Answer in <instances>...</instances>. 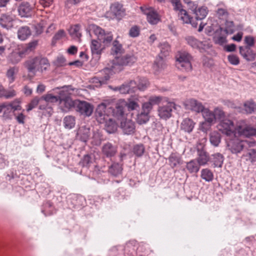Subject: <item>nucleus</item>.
<instances>
[{"label": "nucleus", "mask_w": 256, "mask_h": 256, "mask_svg": "<svg viewBox=\"0 0 256 256\" xmlns=\"http://www.w3.org/2000/svg\"><path fill=\"white\" fill-rule=\"evenodd\" d=\"M244 108L246 114H256V103L252 100L246 101L244 104Z\"/></svg>", "instance_id": "a878e982"}, {"label": "nucleus", "mask_w": 256, "mask_h": 256, "mask_svg": "<svg viewBox=\"0 0 256 256\" xmlns=\"http://www.w3.org/2000/svg\"><path fill=\"white\" fill-rule=\"evenodd\" d=\"M213 162L214 166L221 167L224 162V156L220 154L217 153L213 156Z\"/></svg>", "instance_id": "a19ab883"}, {"label": "nucleus", "mask_w": 256, "mask_h": 256, "mask_svg": "<svg viewBox=\"0 0 256 256\" xmlns=\"http://www.w3.org/2000/svg\"><path fill=\"white\" fill-rule=\"evenodd\" d=\"M217 127L219 131L227 136L238 135L248 138L256 135V128L248 125L245 121L238 122L234 126V121L228 117L221 120Z\"/></svg>", "instance_id": "f03ea898"}, {"label": "nucleus", "mask_w": 256, "mask_h": 256, "mask_svg": "<svg viewBox=\"0 0 256 256\" xmlns=\"http://www.w3.org/2000/svg\"><path fill=\"white\" fill-rule=\"evenodd\" d=\"M184 106L186 110H189L197 113L202 112L205 108L202 102L193 98L186 100L184 103Z\"/></svg>", "instance_id": "2eb2a0df"}, {"label": "nucleus", "mask_w": 256, "mask_h": 256, "mask_svg": "<svg viewBox=\"0 0 256 256\" xmlns=\"http://www.w3.org/2000/svg\"><path fill=\"white\" fill-rule=\"evenodd\" d=\"M80 25L78 24L72 26L69 29L70 34L74 38H79L81 36L80 32Z\"/></svg>", "instance_id": "58836bf2"}, {"label": "nucleus", "mask_w": 256, "mask_h": 256, "mask_svg": "<svg viewBox=\"0 0 256 256\" xmlns=\"http://www.w3.org/2000/svg\"><path fill=\"white\" fill-rule=\"evenodd\" d=\"M197 162L200 166H204L207 164L210 160L209 155L203 149L198 150Z\"/></svg>", "instance_id": "b1692460"}, {"label": "nucleus", "mask_w": 256, "mask_h": 256, "mask_svg": "<svg viewBox=\"0 0 256 256\" xmlns=\"http://www.w3.org/2000/svg\"><path fill=\"white\" fill-rule=\"evenodd\" d=\"M104 48V47L102 46L98 40H92L90 49L93 56H96L99 57Z\"/></svg>", "instance_id": "4be33fe9"}, {"label": "nucleus", "mask_w": 256, "mask_h": 256, "mask_svg": "<svg viewBox=\"0 0 256 256\" xmlns=\"http://www.w3.org/2000/svg\"><path fill=\"white\" fill-rule=\"evenodd\" d=\"M126 84L129 86L130 90L132 92H134L136 90L138 89V84H137L134 80H130L128 83H126Z\"/></svg>", "instance_id": "774afa93"}, {"label": "nucleus", "mask_w": 256, "mask_h": 256, "mask_svg": "<svg viewBox=\"0 0 256 256\" xmlns=\"http://www.w3.org/2000/svg\"><path fill=\"white\" fill-rule=\"evenodd\" d=\"M240 53L247 61H252L254 60L256 54L249 46H240Z\"/></svg>", "instance_id": "a211bd4d"}, {"label": "nucleus", "mask_w": 256, "mask_h": 256, "mask_svg": "<svg viewBox=\"0 0 256 256\" xmlns=\"http://www.w3.org/2000/svg\"><path fill=\"white\" fill-rule=\"evenodd\" d=\"M110 10L114 16L118 18L122 16L126 12L123 5L118 2L111 4Z\"/></svg>", "instance_id": "f3484780"}, {"label": "nucleus", "mask_w": 256, "mask_h": 256, "mask_svg": "<svg viewBox=\"0 0 256 256\" xmlns=\"http://www.w3.org/2000/svg\"><path fill=\"white\" fill-rule=\"evenodd\" d=\"M210 140L214 146H218L221 140L220 134L216 131L212 132L210 134Z\"/></svg>", "instance_id": "c9c22d12"}, {"label": "nucleus", "mask_w": 256, "mask_h": 256, "mask_svg": "<svg viewBox=\"0 0 256 256\" xmlns=\"http://www.w3.org/2000/svg\"><path fill=\"white\" fill-rule=\"evenodd\" d=\"M76 108L77 112L85 116H90L93 112L92 105L85 101L76 100Z\"/></svg>", "instance_id": "f8f14e48"}, {"label": "nucleus", "mask_w": 256, "mask_h": 256, "mask_svg": "<svg viewBox=\"0 0 256 256\" xmlns=\"http://www.w3.org/2000/svg\"><path fill=\"white\" fill-rule=\"evenodd\" d=\"M140 34V28L137 26H132L129 30V36L132 38L138 36Z\"/></svg>", "instance_id": "603ef678"}, {"label": "nucleus", "mask_w": 256, "mask_h": 256, "mask_svg": "<svg viewBox=\"0 0 256 256\" xmlns=\"http://www.w3.org/2000/svg\"><path fill=\"white\" fill-rule=\"evenodd\" d=\"M16 96V92L14 90H6L4 88L3 94L2 96V98L4 97L8 99Z\"/></svg>", "instance_id": "864d4df0"}, {"label": "nucleus", "mask_w": 256, "mask_h": 256, "mask_svg": "<svg viewBox=\"0 0 256 256\" xmlns=\"http://www.w3.org/2000/svg\"><path fill=\"white\" fill-rule=\"evenodd\" d=\"M122 170L121 164L118 163H114L109 167L108 172L112 175L117 176L122 174Z\"/></svg>", "instance_id": "72a5a7b5"}, {"label": "nucleus", "mask_w": 256, "mask_h": 256, "mask_svg": "<svg viewBox=\"0 0 256 256\" xmlns=\"http://www.w3.org/2000/svg\"><path fill=\"white\" fill-rule=\"evenodd\" d=\"M39 108L40 110H46L50 116H51L53 112L51 104H48L42 96L40 98Z\"/></svg>", "instance_id": "cd10ccee"}, {"label": "nucleus", "mask_w": 256, "mask_h": 256, "mask_svg": "<svg viewBox=\"0 0 256 256\" xmlns=\"http://www.w3.org/2000/svg\"><path fill=\"white\" fill-rule=\"evenodd\" d=\"M196 123L190 118H184L182 122L180 128V129L186 132H191L194 128Z\"/></svg>", "instance_id": "412c9836"}, {"label": "nucleus", "mask_w": 256, "mask_h": 256, "mask_svg": "<svg viewBox=\"0 0 256 256\" xmlns=\"http://www.w3.org/2000/svg\"><path fill=\"white\" fill-rule=\"evenodd\" d=\"M182 6L180 8V10H178L177 11H178V17L184 23H188L190 22V17L188 14L187 12L184 10L182 8Z\"/></svg>", "instance_id": "ea45409f"}, {"label": "nucleus", "mask_w": 256, "mask_h": 256, "mask_svg": "<svg viewBox=\"0 0 256 256\" xmlns=\"http://www.w3.org/2000/svg\"><path fill=\"white\" fill-rule=\"evenodd\" d=\"M91 30L94 32V34L98 37V38L99 40L101 38H102V36H104V34L105 32L104 30H102L101 28L96 25L92 26Z\"/></svg>", "instance_id": "a18cd8bd"}, {"label": "nucleus", "mask_w": 256, "mask_h": 256, "mask_svg": "<svg viewBox=\"0 0 256 256\" xmlns=\"http://www.w3.org/2000/svg\"><path fill=\"white\" fill-rule=\"evenodd\" d=\"M176 104L174 102L170 101L164 102L162 106L158 108V115L163 120L170 118L172 115L173 109H176Z\"/></svg>", "instance_id": "6e6552de"}, {"label": "nucleus", "mask_w": 256, "mask_h": 256, "mask_svg": "<svg viewBox=\"0 0 256 256\" xmlns=\"http://www.w3.org/2000/svg\"><path fill=\"white\" fill-rule=\"evenodd\" d=\"M170 164L172 168H174L178 164H182V158L177 154H172L168 158Z\"/></svg>", "instance_id": "473e14b6"}, {"label": "nucleus", "mask_w": 256, "mask_h": 256, "mask_svg": "<svg viewBox=\"0 0 256 256\" xmlns=\"http://www.w3.org/2000/svg\"><path fill=\"white\" fill-rule=\"evenodd\" d=\"M42 97L48 102V104L56 102H58L59 100V96H53L52 94H46L42 96Z\"/></svg>", "instance_id": "5fc2aeb1"}, {"label": "nucleus", "mask_w": 256, "mask_h": 256, "mask_svg": "<svg viewBox=\"0 0 256 256\" xmlns=\"http://www.w3.org/2000/svg\"><path fill=\"white\" fill-rule=\"evenodd\" d=\"M149 120V113L142 111V112L138 114L137 122L140 124L146 122Z\"/></svg>", "instance_id": "79ce46f5"}, {"label": "nucleus", "mask_w": 256, "mask_h": 256, "mask_svg": "<svg viewBox=\"0 0 256 256\" xmlns=\"http://www.w3.org/2000/svg\"><path fill=\"white\" fill-rule=\"evenodd\" d=\"M228 62L233 65H238L240 63V60L238 56L234 54H230L228 56Z\"/></svg>", "instance_id": "052dcab7"}, {"label": "nucleus", "mask_w": 256, "mask_h": 256, "mask_svg": "<svg viewBox=\"0 0 256 256\" xmlns=\"http://www.w3.org/2000/svg\"><path fill=\"white\" fill-rule=\"evenodd\" d=\"M240 136H234L227 141V146L228 150L234 154L240 153L248 145V142L246 140H244L238 138Z\"/></svg>", "instance_id": "0eeeda50"}, {"label": "nucleus", "mask_w": 256, "mask_h": 256, "mask_svg": "<svg viewBox=\"0 0 256 256\" xmlns=\"http://www.w3.org/2000/svg\"><path fill=\"white\" fill-rule=\"evenodd\" d=\"M233 32V28H230V29H223L222 28H220L216 31V35L214 38V42L220 45L224 44L226 42V34L228 33L232 34Z\"/></svg>", "instance_id": "4468645a"}, {"label": "nucleus", "mask_w": 256, "mask_h": 256, "mask_svg": "<svg viewBox=\"0 0 256 256\" xmlns=\"http://www.w3.org/2000/svg\"><path fill=\"white\" fill-rule=\"evenodd\" d=\"M59 104L62 111L67 112L76 106V100H73L70 96L68 86H64L59 92Z\"/></svg>", "instance_id": "423d86ee"}, {"label": "nucleus", "mask_w": 256, "mask_h": 256, "mask_svg": "<svg viewBox=\"0 0 256 256\" xmlns=\"http://www.w3.org/2000/svg\"><path fill=\"white\" fill-rule=\"evenodd\" d=\"M176 67L185 72H190L192 70L191 55L186 51H180L177 52L175 56Z\"/></svg>", "instance_id": "39448f33"}, {"label": "nucleus", "mask_w": 256, "mask_h": 256, "mask_svg": "<svg viewBox=\"0 0 256 256\" xmlns=\"http://www.w3.org/2000/svg\"><path fill=\"white\" fill-rule=\"evenodd\" d=\"M64 127L66 129L72 128L76 124L75 118L72 116H68L64 118L63 120Z\"/></svg>", "instance_id": "f704fd0d"}, {"label": "nucleus", "mask_w": 256, "mask_h": 256, "mask_svg": "<svg viewBox=\"0 0 256 256\" xmlns=\"http://www.w3.org/2000/svg\"><path fill=\"white\" fill-rule=\"evenodd\" d=\"M202 113L204 120L212 124L216 122V116L214 111H212L208 108H204Z\"/></svg>", "instance_id": "393cba45"}, {"label": "nucleus", "mask_w": 256, "mask_h": 256, "mask_svg": "<svg viewBox=\"0 0 256 256\" xmlns=\"http://www.w3.org/2000/svg\"><path fill=\"white\" fill-rule=\"evenodd\" d=\"M214 115L216 116V120L218 119L220 122L221 120L226 118V113L220 107H216L214 110Z\"/></svg>", "instance_id": "37998d69"}, {"label": "nucleus", "mask_w": 256, "mask_h": 256, "mask_svg": "<svg viewBox=\"0 0 256 256\" xmlns=\"http://www.w3.org/2000/svg\"><path fill=\"white\" fill-rule=\"evenodd\" d=\"M112 34L111 32H105L104 36L101 38L100 41L102 42L105 45H107L112 42Z\"/></svg>", "instance_id": "de8ad7c7"}, {"label": "nucleus", "mask_w": 256, "mask_h": 256, "mask_svg": "<svg viewBox=\"0 0 256 256\" xmlns=\"http://www.w3.org/2000/svg\"><path fill=\"white\" fill-rule=\"evenodd\" d=\"M102 152L106 157H112L116 153L117 147L108 142L102 146Z\"/></svg>", "instance_id": "6ab92c4d"}, {"label": "nucleus", "mask_w": 256, "mask_h": 256, "mask_svg": "<svg viewBox=\"0 0 256 256\" xmlns=\"http://www.w3.org/2000/svg\"><path fill=\"white\" fill-rule=\"evenodd\" d=\"M160 48L162 56H166L168 54L170 50V46L168 43L164 42L160 44Z\"/></svg>", "instance_id": "3c124183"}, {"label": "nucleus", "mask_w": 256, "mask_h": 256, "mask_svg": "<svg viewBox=\"0 0 256 256\" xmlns=\"http://www.w3.org/2000/svg\"><path fill=\"white\" fill-rule=\"evenodd\" d=\"M128 86H127L126 84H124L116 88V90H119V92L122 94L132 92L130 90V88Z\"/></svg>", "instance_id": "680f3d73"}, {"label": "nucleus", "mask_w": 256, "mask_h": 256, "mask_svg": "<svg viewBox=\"0 0 256 256\" xmlns=\"http://www.w3.org/2000/svg\"><path fill=\"white\" fill-rule=\"evenodd\" d=\"M3 106L4 110L2 112H4V115L6 116H8L11 112H12L9 103H3Z\"/></svg>", "instance_id": "e2e57ef3"}, {"label": "nucleus", "mask_w": 256, "mask_h": 256, "mask_svg": "<svg viewBox=\"0 0 256 256\" xmlns=\"http://www.w3.org/2000/svg\"><path fill=\"white\" fill-rule=\"evenodd\" d=\"M162 100V97L160 96H152L148 98V102L152 104V106L154 104H159Z\"/></svg>", "instance_id": "bf43d9fd"}, {"label": "nucleus", "mask_w": 256, "mask_h": 256, "mask_svg": "<svg viewBox=\"0 0 256 256\" xmlns=\"http://www.w3.org/2000/svg\"><path fill=\"white\" fill-rule=\"evenodd\" d=\"M186 168L191 174L196 173L200 168V165L196 160H192L186 163Z\"/></svg>", "instance_id": "c756f323"}, {"label": "nucleus", "mask_w": 256, "mask_h": 256, "mask_svg": "<svg viewBox=\"0 0 256 256\" xmlns=\"http://www.w3.org/2000/svg\"><path fill=\"white\" fill-rule=\"evenodd\" d=\"M78 134L82 141L86 142L90 136V129L86 126H82L79 128Z\"/></svg>", "instance_id": "7c9ffc66"}, {"label": "nucleus", "mask_w": 256, "mask_h": 256, "mask_svg": "<svg viewBox=\"0 0 256 256\" xmlns=\"http://www.w3.org/2000/svg\"><path fill=\"white\" fill-rule=\"evenodd\" d=\"M153 106L148 102H144L142 105V110L150 114Z\"/></svg>", "instance_id": "0e129e2a"}, {"label": "nucleus", "mask_w": 256, "mask_h": 256, "mask_svg": "<svg viewBox=\"0 0 256 256\" xmlns=\"http://www.w3.org/2000/svg\"><path fill=\"white\" fill-rule=\"evenodd\" d=\"M140 97L138 95L131 96L127 100L120 99L116 103L113 100H105L100 104L97 107V112L98 114V120L104 122V120L105 110H108V113H112L113 116L116 119L122 118L125 114V108H126L128 111L137 110L140 108L139 102Z\"/></svg>", "instance_id": "f257e3e1"}, {"label": "nucleus", "mask_w": 256, "mask_h": 256, "mask_svg": "<svg viewBox=\"0 0 256 256\" xmlns=\"http://www.w3.org/2000/svg\"><path fill=\"white\" fill-rule=\"evenodd\" d=\"M40 98L38 97L34 98L32 99L30 102L28 104L27 110L30 111L34 108H36L38 104H39Z\"/></svg>", "instance_id": "6e6d98bb"}, {"label": "nucleus", "mask_w": 256, "mask_h": 256, "mask_svg": "<svg viewBox=\"0 0 256 256\" xmlns=\"http://www.w3.org/2000/svg\"><path fill=\"white\" fill-rule=\"evenodd\" d=\"M92 162L91 158L89 155H85L80 162V164L82 166L88 167Z\"/></svg>", "instance_id": "13d9d810"}, {"label": "nucleus", "mask_w": 256, "mask_h": 256, "mask_svg": "<svg viewBox=\"0 0 256 256\" xmlns=\"http://www.w3.org/2000/svg\"><path fill=\"white\" fill-rule=\"evenodd\" d=\"M12 112L15 114L16 111H20L22 110V106H20V102L18 100H16L11 102L9 103Z\"/></svg>", "instance_id": "09e8293b"}, {"label": "nucleus", "mask_w": 256, "mask_h": 256, "mask_svg": "<svg viewBox=\"0 0 256 256\" xmlns=\"http://www.w3.org/2000/svg\"><path fill=\"white\" fill-rule=\"evenodd\" d=\"M25 52L24 50H16L12 52L8 56V61L12 64H17L20 61Z\"/></svg>", "instance_id": "aec40b11"}, {"label": "nucleus", "mask_w": 256, "mask_h": 256, "mask_svg": "<svg viewBox=\"0 0 256 256\" xmlns=\"http://www.w3.org/2000/svg\"><path fill=\"white\" fill-rule=\"evenodd\" d=\"M28 72L35 74L36 72H42L50 66L48 60L41 56L35 57L26 60L24 63Z\"/></svg>", "instance_id": "20e7f679"}, {"label": "nucleus", "mask_w": 256, "mask_h": 256, "mask_svg": "<svg viewBox=\"0 0 256 256\" xmlns=\"http://www.w3.org/2000/svg\"><path fill=\"white\" fill-rule=\"evenodd\" d=\"M18 38L21 40H24L31 35V30L28 26H22L18 30Z\"/></svg>", "instance_id": "5701e85b"}, {"label": "nucleus", "mask_w": 256, "mask_h": 256, "mask_svg": "<svg viewBox=\"0 0 256 256\" xmlns=\"http://www.w3.org/2000/svg\"><path fill=\"white\" fill-rule=\"evenodd\" d=\"M201 178L206 182H212L214 179V174L208 168H204L201 170Z\"/></svg>", "instance_id": "e433bc0d"}, {"label": "nucleus", "mask_w": 256, "mask_h": 256, "mask_svg": "<svg viewBox=\"0 0 256 256\" xmlns=\"http://www.w3.org/2000/svg\"><path fill=\"white\" fill-rule=\"evenodd\" d=\"M15 20V16L12 14H2L0 16V26L4 29L10 30L14 27Z\"/></svg>", "instance_id": "9d476101"}, {"label": "nucleus", "mask_w": 256, "mask_h": 256, "mask_svg": "<svg viewBox=\"0 0 256 256\" xmlns=\"http://www.w3.org/2000/svg\"><path fill=\"white\" fill-rule=\"evenodd\" d=\"M143 13L146 16L148 22L152 24H156L160 20V16L157 12L152 7L140 8Z\"/></svg>", "instance_id": "9b49d317"}, {"label": "nucleus", "mask_w": 256, "mask_h": 256, "mask_svg": "<svg viewBox=\"0 0 256 256\" xmlns=\"http://www.w3.org/2000/svg\"><path fill=\"white\" fill-rule=\"evenodd\" d=\"M247 157L246 158V160H250L251 162L256 161V150L254 149H250L248 150L246 155H244Z\"/></svg>", "instance_id": "8fccbe9b"}, {"label": "nucleus", "mask_w": 256, "mask_h": 256, "mask_svg": "<svg viewBox=\"0 0 256 256\" xmlns=\"http://www.w3.org/2000/svg\"><path fill=\"white\" fill-rule=\"evenodd\" d=\"M145 151V148L143 144H138L135 145L133 148L132 152L137 156H142Z\"/></svg>", "instance_id": "c03bdc74"}, {"label": "nucleus", "mask_w": 256, "mask_h": 256, "mask_svg": "<svg viewBox=\"0 0 256 256\" xmlns=\"http://www.w3.org/2000/svg\"><path fill=\"white\" fill-rule=\"evenodd\" d=\"M194 8V14H196V18L197 20H202L206 18V16L207 15L208 11L207 8L206 7L202 6L200 8H199L198 10L197 8V5L196 4V8L192 7Z\"/></svg>", "instance_id": "2f4dec72"}, {"label": "nucleus", "mask_w": 256, "mask_h": 256, "mask_svg": "<svg viewBox=\"0 0 256 256\" xmlns=\"http://www.w3.org/2000/svg\"><path fill=\"white\" fill-rule=\"evenodd\" d=\"M122 52V46L117 40H114L112 43L111 52L113 54H120Z\"/></svg>", "instance_id": "49530a36"}, {"label": "nucleus", "mask_w": 256, "mask_h": 256, "mask_svg": "<svg viewBox=\"0 0 256 256\" xmlns=\"http://www.w3.org/2000/svg\"><path fill=\"white\" fill-rule=\"evenodd\" d=\"M34 6L29 2H23L18 7V15L21 18H30L33 14Z\"/></svg>", "instance_id": "ddd939ff"}, {"label": "nucleus", "mask_w": 256, "mask_h": 256, "mask_svg": "<svg viewBox=\"0 0 256 256\" xmlns=\"http://www.w3.org/2000/svg\"><path fill=\"white\" fill-rule=\"evenodd\" d=\"M126 115L122 119H118L120 120V128L126 134H130L134 132L135 126L134 122L130 120L125 118Z\"/></svg>", "instance_id": "dca6fc26"}, {"label": "nucleus", "mask_w": 256, "mask_h": 256, "mask_svg": "<svg viewBox=\"0 0 256 256\" xmlns=\"http://www.w3.org/2000/svg\"><path fill=\"white\" fill-rule=\"evenodd\" d=\"M166 66V64L163 56H158L156 58L154 64V70L156 71H160L164 70Z\"/></svg>", "instance_id": "bb28decb"}, {"label": "nucleus", "mask_w": 256, "mask_h": 256, "mask_svg": "<svg viewBox=\"0 0 256 256\" xmlns=\"http://www.w3.org/2000/svg\"><path fill=\"white\" fill-rule=\"evenodd\" d=\"M137 60L136 58L133 54H126L122 57H116L108 64L109 66L104 69L103 71L106 76H104L106 80L110 78V74L118 72L122 69V66L132 65Z\"/></svg>", "instance_id": "7ed1b4c3"}, {"label": "nucleus", "mask_w": 256, "mask_h": 256, "mask_svg": "<svg viewBox=\"0 0 256 256\" xmlns=\"http://www.w3.org/2000/svg\"><path fill=\"white\" fill-rule=\"evenodd\" d=\"M104 111H105V113H106V114H104L105 116H104V122H101L98 120L99 118H98V114L97 112V109L96 110V120H97L98 122L100 124L105 123L106 130L110 134L114 132L117 130L118 124L116 123V122L114 120H112L110 118H108L109 116L112 115L113 116V114L112 113L108 114V108H106Z\"/></svg>", "instance_id": "1a4fd4ad"}, {"label": "nucleus", "mask_w": 256, "mask_h": 256, "mask_svg": "<svg viewBox=\"0 0 256 256\" xmlns=\"http://www.w3.org/2000/svg\"><path fill=\"white\" fill-rule=\"evenodd\" d=\"M212 124H210L208 122L204 120V122H202L200 124V128L202 131L206 132L210 128V126Z\"/></svg>", "instance_id": "69168bd1"}, {"label": "nucleus", "mask_w": 256, "mask_h": 256, "mask_svg": "<svg viewBox=\"0 0 256 256\" xmlns=\"http://www.w3.org/2000/svg\"><path fill=\"white\" fill-rule=\"evenodd\" d=\"M170 2L172 3L174 10L175 11L178 10H180V7H182V3L180 2V0H170Z\"/></svg>", "instance_id": "338daca9"}, {"label": "nucleus", "mask_w": 256, "mask_h": 256, "mask_svg": "<svg viewBox=\"0 0 256 256\" xmlns=\"http://www.w3.org/2000/svg\"><path fill=\"white\" fill-rule=\"evenodd\" d=\"M18 72V68L17 67H10L6 72V76L10 84L12 83L16 80V75Z\"/></svg>", "instance_id": "c85d7f7f"}, {"label": "nucleus", "mask_w": 256, "mask_h": 256, "mask_svg": "<svg viewBox=\"0 0 256 256\" xmlns=\"http://www.w3.org/2000/svg\"><path fill=\"white\" fill-rule=\"evenodd\" d=\"M188 44L194 48H200L202 46V42H200L193 36H188L186 38Z\"/></svg>", "instance_id": "4c0bfd02"}, {"label": "nucleus", "mask_w": 256, "mask_h": 256, "mask_svg": "<svg viewBox=\"0 0 256 256\" xmlns=\"http://www.w3.org/2000/svg\"><path fill=\"white\" fill-rule=\"evenodd\" d=\"M216 13L220 19H226L228 16V12L224 8H218Z\"/></svg>", "instance_id": "4d7b16f0"}]
</instances>
